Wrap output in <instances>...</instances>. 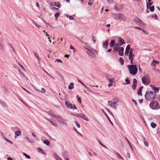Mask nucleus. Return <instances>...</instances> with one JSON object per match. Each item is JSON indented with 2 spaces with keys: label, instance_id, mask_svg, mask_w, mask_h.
I'll list each match as a JSON object with an SVG mask.
<instances>
[{
  "label": "nucleus",
  "instance_id": "52",
  "mask_svg": "<svg viewBox=\"0 0 160 160\" xmlns=\"http://www.w3.org/2000/svg\"><path fill=\"white\" fill-rule=\"evenodd\" d=\"M107 117L109 121V122H110V123H111V124L113 126V124L112 122L110 120V118H109V117H108V115H107Z\"/></svg>",
  "mask_w": 160,
  "mask_h": 160
},
{
  "label": "nucleus",
  "instance_id": "6",
  "mask_svg": "<svg viewBox=\"0 0 160 160\" xmlns=\"http://www.w3.org/2000/svg\"><path fill=\"white\" fill-rule=\"evenodd\" d=\"M114 19H119L120 20L124 21L125 20V18L124 15L121 13H116L114 15Z\"/></svg>",
  "mask_w": 160,
  "mask_h": 160
},
{
  "label": "nucleus",
  "instance_id": "28",
  "mask_svg": "<svg viewBox=\"0 0 160 160\" xmlns=\"http://www.w3.org/2000/svg\"><path fill=\"white\" fill-rule=\"evenodd\" d=\"M119 61L120 62L121 64L122 65L124 64V62L123 59L121 57L119 59Z\"/></svg>",
  "mask_w": 160,
  "mask_h": 160
},
{
  "label": "nucleus",
  "instance_id": "27",
  "mask_svg": "<svg viewBox=\"0 0 160 160\" xmlns=\"http://www.w3.org/2000/svg\"><path fill=\"white\" fill-rule=\"evenodd\" d=\"M43 143L47 145H50V142L48 140H44Z\"/></svg>",
  "mask_w": 160,
  "mask_h": 160
},
{
  "label": "nucleus",
  "instance_id": "57",
  "mask_svg": "<svg viewBox=\"0 0 160 160\" xmlns=\"http://www.w3.org/2000/svg\"><path fill=\"white\" fill-rule=\"evenodd\" d=\"M129 55H132V54H133V53L132 50V49H131L130 50V51L129 52Z\"/></svg>",
  "mask_w": 160,
  "mask_h": 160
},
{
  "label": "nucleus",
  "instance_id": "1",
  "mask_svg": "<svg viewBox=\"0 0 160 160\" xmlns=\"http://www.w3.org/2000/svg\"><path fill=\"white\" fill-rule=\"evenodd\" d=\"M127 67L128 68L129 73L131 74L135 75L137 73L138 69L136 65H128Z\"/></svg>",
  "mask_w": 160,
  "mask_h": 160
},
{
  "label": "nucleus",
  "instance_id": "32",
  "mask_svg": "<svg viewBox=\"0 0 160 160\" xmlns=\"http://www.w3.org/2000/svg\"><path fill=\"white\" fill-rule=\"evenodd\" d=\"M150 125L152 128H154L156 127V123H154L153 122H152L151 123Z\"/></svg>",
  "mask_w": 160,
  "mask_h": 160
},
{
  "label": "nucleus",
  "instance_id": "19",
  "mask_svg": "<svg viewBox=\"0 0 160 160\" xmlns=\"http://www.w3.org/2000/svg\"><path fill=\"white\" fill-rule=\"evenodd\" d=\"M115 44V41L114 40H112L110 43V45L111 47H113Z\"/></svg>",
  "mask_w": 160,
  "mask_h": 160
},
{
  "label": "nucleus",
  "instance_id": "18",
  "mask_svg": "<svg viewBox=\"0 0 160 160\" xmlns=\"http://www.w3.org/2000/svg\"><path fill=\"white\" fill-rule=\"evenodd\" d=\"M37 151L43 154H46V153L43 151V150L40 148H38L37 149Z\"/></svg>",
  "mask_w": 160,
  "mask_h": 160
},
{
  "label": "nucleus",
  "instance_id": "30",
  "mask_svg": "<svg viewBox=\"0 0 160 160\" xmlns=\"http://www.w3.org/2000/svg\"><path fill=\"white\" fill-rule=\"evenodd\" d=\"M31 19L32 21V22L35 24L36 27L38 28H41V26L39 24L36 23L33 20H32V19Z\"/></svg>",
  "mask_w": 160,
  "mask_h": 160
},
{
  "label": "nucleus",
  "instance_id": "64",
  "mask_svg": "<svg viewBox=\"0 0 160 160\" xmlns=\"http://www.w3.org/2000/svg\"><path fill=\"white\" fill-rule=\"evenodd\" d=\"M8 160H13V159L12 158L9 157L8 158Z\"/></svg>",
  "mask_w": 160,
  "mask_h": 160
},
{
  "label": "nucleus",
  "instance_id": "53",
  "mask_svg": "<svg viewBox=\"0 0 160 160\" xmlns=\"http://www.w3.org/2000/svg\"><path fill=\"white\" fill-rule=\"evenodd\" d=\"M54 6L59 8H60L61 6V5L59 3L58 4H57V3L56 2H55L54 3Z\"/></svg>",
  "mask_w": 160,
  "mask_h": 160
},
{
  "label": "nucleus",
  "instance_id": "36",
  "mask_svg": "<svg viewBox=\"0 0 160 160\" xmlns=\"http://www.w3.org/2000/svg\"><path fill=\"white\" fill-rule=\"evenodd\" d=\"M125 81L126 82V83H124V85H125V84H130V81H129V80L128 79L126 78L125 79Z\"/></svg>",
  "mask_w": 160,
  "mask_h": 160
},
{
  "label": "nucleus",
  "instance_id": "24",
  "mask_svg": "<svg viewBox=\"0 0 160 160\" xmlns=\"http://www.w3.org/2000/svg\"><path fill=\"white\" fill-rule=\"evenodd\" d=\"M114 152L116 153V154L117 155L118 158L121 159L122 160H123V158L120 155V154L118 152H115V151H114Z\"/></svg>",
  "mask_w": 160,
  "mask_h": 160
},
{
  "label": "nucleus",
  "instance_id": "60",
  "mask_svg": "<svg viewBox=\"0 0 160 160\" xmlns=\"http://www.w3.org/2000/svg\"><path fill=\"white\" fill-rule=\"evenodd\" d=\"M69 19L71 20H73L74 19V18L72 16H69Z\"/></svg>",
  "mask_w": 160,
  "mask_h": 160
},
{
  "label": "nucleus",
  "instance_id": "7",
  "mask_svg": "<svg viewBox=\"0 0 160 160\" xmlns=\"http://www.w3.org/2000/svg\"><path fill=\"white\" fill-rule=\"evenodd\" d=\"M142 83L145 85H148L149 83V80L148 76H145L142 78Z\"/></svg>",
  "mask_w": 160,
  "mask_h": 160
},
{
  "label": "nucleus",
  "instance_id": "9",
  "mask_svg": "<svg viewBox=\"0 0 160 160\" xmlns=\"http://www.w3.org/2000/svg\"><path fill=\"white\" fill-rule=\"evenodd\" d=\"M137 81L135 78H134L133 79V81L132 85V89L133 90H135L136 89V87L137 86Z\"/></svg>",
  "mask_w": 160,
  "mask_h": 160
},
{
  "label": "nucleus",
  "instance_id": "42",
  "mask_svg": "<svg viewBox=\"0 0 160 160\" xmlns=\"http://www.w3.org/2000/svg\"><path fill=\"white\" fill-rule=\"evenodd\" d=\"M150 7V11L152 12H153L154 10V6H152L151 7Z\"/></svg>",
  "mask_w": 160,
  "mask_h": 160
},
{
  "label": "nucleus",
  "instance_id": "38",
  "mask_svg": "<svg viewBox=\"0 0 160 160\" xmlns=\"http://www.w3.org/2000/svg\"><path fill=\"white\" fill-rule=\"evenodd\" d=\"M152 17L153 19H158V17H157V15L155 14H152Z\"/></svg>",
  "mask_w": 160,
  "mask_h": 160
},
{
  "label": "nucleus",
  "instance_id": "43",
  "mask_svg": "<svg viewBox=\"0 0 160 160\" xmlns=\"http://www.w3.org/2000/svg\"><path fill=\"white\" fill-rule=\"evenodd\" d=\"M74 122L75 123L76 125L77 126V127L78 128H79L80 127V125H79V124L78 123V122L77 121H74Z\"/></svg>",
  "mask_w": 160,
  "mask_h": 160
},
{
  "label": "nucleus",
  "instance_id": "45",
  "mask_svg": "<svg viewBox=\"0 0 160 160\" xmlns=\"http://www.w3.org/2000/svg\"><path fill=\"white\" fill-rule=\"evenodd\" d=\"M5 140L7 142H8L9 143H10L11 144H12L13 143L10 140H9L8 139H7L6 138H4Z\"/></svg>",
  "mask_w": 160,
  "mask_h": 160
},
{
  "label": "nucleus",
  "instance_id": "12",
  "mask_svg": "<svg viewBox=\"0 0 160 160\" xmlns=\"http://www.w3.org/2000/svg\"><path fill=\"white\" fill-rule=\"evenodd\" d=\"M118 42L121 44V45H122L125 44V42L123 38L121 37H118Z\"/></svg>",
  "mask_w": 160,
  "mask_h": 160
},
{
  "label": "nucleus",
  "instance_id": "48",
  "mask_svg": "<svg viewBox=\"0 0 160 160\" xmlns=\"http://www.w3.org/2000/svg\"><path fill=\"white\" fill-rule=\"evenodd\" d=\"M78 81L80 83H81L83 86H84V87H86V88L87 87V86H86V85L85 84H84L80 80H78Z\"/></svg>",
  "mask_w": 160,
  "mask_h": 160
},
{
  "label": "nucleus",
  "instance_id": "25",
  "mask_svg": "<svg viewBox=\"0 0 160 160\" xmlns=\"http://www.w3.org/2000/svg\"><path fill=\"white\" fill-rule=\"evenodd\" d=\"M21 133L20 131H18L15 132V138H16V136H19L21 135Z\"/></svg>",
  "mask_w": 160,
  "mask_h": 160
},
{
  "label": "nucleus",
  "instance_id": "44",
  "mask_svg": "<svg viewBox=\"0 0 160 160\" xmlns=\"http://www.w3.org/2000/svg\"><path fill=\"white\" fill-rule=\"evenodd\" d=\"M46 90L44 88H42L40 90V92L44 93L46 92Z\"/></svg>",
  "mask_w": 160,
  "mask_h": 160
},
{
  "label": "nucleus",
  "instance_id": "61",
  "mask_svg": "<svg viewBox=\"0 0 160 160\" xmlns=\"http://www.w3.org/2000/svg\"><path fill=\"white\" fill-rule=\"evenodd\" d=\"M142 102H143V99H140L139 100V103L142 104Z\"/></svg>",
  "mask_w": 160,
  "mask_h": 160
},
{
  "label": "nucleus",
  "instance_id": "23",
  "mask_svg": "<svg viewBox=\"0 0 160 160\" xmlns=\"http://www.w3.org/2000/svg\"><path fill=\"white\" fill-rule=\"evenodd\" d=\"M68 88L70 90L73 89L74 88V83L73 82L70 83Z\"/></svg>",
  "mask_w": 160,
  "mask_h": 160
},
{
  "label": "nucleus",
  "instance_id": "33",
  "mask_svg": "<svg viewBox=\"0 0 160 160\" xmlns=\"http://www.w3.org/2000/svg\"><path fill=\"white\" fill-rule=\"evenodd\" d=\"M26 139L30 142H31V143H33L34 142V141L32 139H29L28 137H26Z\"/></svg>",
  "mask_w": 160,
  "mask_h": 160
},
{
  "label": "nucleus",
  "instance_id": "39",
  "mask_svg": "<svg viewBox=\"0 0 160 160\" xmlns=\"http://www.w3.org/2000/svg\"><path fill=\"white\" fill-rule=\"evenodd\" d=\"M23 154L24 156H25V157L27 158H28V159H30V157L28 155V154H27L23 152Z\"/></svg>",
  "mask_w": 160,
  "mask_h": 160
},
{
  "label": "nucleus",
  "instance_id": "40",
  "mask_svg": "<svg viewBox=\"0 0 160 160\" xmlns=\"http://www.w3.org/2000/svg\"><path fill=\"white\" fill-rule=\"evenodd\" d=\"M59 15L60 14L58 12L54 14V16L56 19L58 18Z\"/></svg>",
  "mask_w": 160,
  "mask_h": 160
},
{
  "label": "nucleus",
  "instance_id": "8",
  "mask_svg": "<svg viewBox=\"0 0 160 160\" xmlns=\"http://www.w3.org/2000/svg\"><path fill=\"white\" fill-rule=\"evenodd\" d=\"M134 21L136 23L139 25H143L144 23L139 18L137 17H135L134 19Z\"/></svg>",
  "mask_w": 160,
  "mask_h": 160
},
{
  "label": "nucleus",
  "instance_id": "59",
  "mask_svg": "<svg viewBox=\"0 0 160 160\" xmlns=\"http://www.w3.org/2000/svg\"><path fill=\"white\" fill-rule=\"evenodd\" d=\"M56 61H57L58 62H62L61 61V60H60V59H56L55 62H56Z\"/></svg>",
  "mask_w": 160,
  "mask_h": 160
},
{
  "label": "nucleus",
  "instance_id": "13",
  "mask_svg": "<svg viewBox=\"0 0 160 160\" xmlns=\"http://www.w3.org/2000/svg\"><path fill=\"white\" fill-rule=\"evenodd\" d=\"M107 78L108 80L109 81V83L108 84V86L109 87H110L111 86H112L113 83V79H109L108 78V76H107Z\"/></svg>",
  "mask_w": 160,
  "mask_h": 160
},
{
  "label": "nucleus",
  "instance_id": "29",
  "mask_svg": "<svg viewBox=\"0 0 160 160\" xmlns=\"http://www.w3.org/2000/svg\"><path fill=\"white\" fill-rule=\"evenodd\" d=\"M33 54L35 56L36 58L38 60V61L39 62V59L38 57V54L37 52H33Z\"/></svg>",
  "mask_w": 160,
  "mask_h": 160
},
{
  "label": "nucleus",
  "instance_id": "17",
  "mask_svg": "<svg viewBox=\"0 0 160 160\" xmlns=\"http://www.w3.org/2000/svg\"><path fill=\"white\" fill-rule=\"evenodd\" d=\"M108 46V40H106V42L103 43V47L104 48H107Z\"/></svg>",
  "mask_w": 160,
  "mask_h": 160
},
{
  "label": "nucleus",
  "instance_id": "5",
  "mask_svg": "<svg viewBox=\"0 0 160 160\" xmlns=\"http://www.w3.org/2000/svg\"><path fill=\"white\" fill-rule=\"evenodd\" d=\"M150 108L152 109L157 110L160 108V106L158 103L157 101H154L149 104Z\"/></svg>",
  "mask_w": 160,
  "mask_h": 160
},
{
  "label": "nucleus",
  "instance_id": "49",
  "mask_svg": "<svg viewBox=\"0 0 160 160\" xmlns=\"http://www.w3.org/2000/svg\"><path fill=\"white\" fill-rule=\"evenodd\" d=\"M126 49H127V50H129L130 49V45L129 44H128L126 48Z\"/></svg>",
  "mask_w": 160,
  "mask_h": 160
},
{
  "label": "nucleus",
  "instance_id": "20",
  "mask_svg": "<svg viewBox=\"0 0 160 160\" xmlns=\"http://www.w3.org/2000/svg\"><path fill=\"white\" fill-rule=\"evenodd\" d=\"M159 63V62L158 61L153 60L152 63L151 65L152 66H155L156 64H158Z\"/></svg>",
  "mask_w": 160,
  "mask_h": 160
},
{
  "label": "nucleus",
  "instance_id": "26",
  "mask_svg": "<svg viewBox=\"0 0 160 160\" xmlns=\"http://www.w3.org/2000/svg\"><path fill=\"white\" fill-rule=\"evenodd\" d=\"M0 103L3 107H6L7 106L5 102L0 101Z\"/></svg>",
  "mask_w": 160,
  "mask_h": 160
},
{
  "label": "nucleus",
  "instance_id": "10",
  "mask_svg": "<svg viewBox=\"0 0 160 160\" xmlns=\"http://www.w3.org/2000/svg\"><path fill=\"white\" fill-rule=\"evenodd\" d=\"M78 115L79 117H80L86 121H88V119L87 116L85 114L82 113H79Z\"/></svg>",
  "mask_w": 160,
  "mask_h": 160
},
{
  "label": "nucleus",
  "instance_id": "47",
  "mask_svg": "<svg viewBox=\"0 0 160 160\" xmlns=\"http://www.w3.org/2000/svg\"><path fill=\"white\" fill-rule=\"evenodd\" d=\"M152 3H151L150 2H148L147 3V8H149L150 7V6H151L152 4Z\"/></svg>",
  "mask_w": 160,
  "mask_h": 160
},
{
  "label": "nucleus",
  "instance_id": "56",
  "mask_svg": "<svg viewBox=\"0 0 160 160\" xmlns=\"http://www.w3.org/2000/svg\"><path fill=\"white\" fill-rule=\"evenodd\" d=\"M121 44L119 42L117 43L116 44H115V46L116 47H119V46H121Z\"/></svg>",
  "mask_w": 160,
  "mask_h": 160
},
{
  "label": "nucleus",
  "instance_id": "34",
  "mask_svg": "<svg viewBox=\"0 0 160 160\" xmlns=\"http://www.w3.org/2000/svg\"><path fill=\"white\" fill-rule=\"evenodd\" d=\"M146 139L144 138H143V141L144 142V145L146 146H148V142H146Z\"/></svg>",
  "mask_w": 160,
  "mask_h": 160
},
{
  "label": "nucleus",
  "instance_id": "63",
  "mask_svg": "<svg viewBox=\"0 0 160 160\" xmlns=\"http://www.w3.org/2000/svg\"><path fill=\"white\" fill-rule=\"evenodd\" d=\"M134 28L136 29H138L139 30H142V29L138 27H134Z\"/></svg>",
  "mask_w": 160,
  "mask_h": 160
},
{
  "label": "nucleus",
  "instance_id": "46",
  "mask_svg": "<svg viewBox=\"0 0 160 160\" xmlns=\"http://www.w3.org/2000/svg\"><path fill=\"white\" fill-rule=\"evenodd\" d=\"M119 47L115 46L113 48V50L114 51H117L119 50Z\"/></svg>",
  "mask_w": 160,
  "mask_h": 160
},
{
  "label": "nucleus",
  "instance_id": "41",
  "mask_svg": "<svg viewBox=\"0 0 160 160\" xmlns=\"http://www.w3.org/2000/svg\"><path fill=\"white\" fill-rule=\"evenodd\" d=\"M125 139H126V141L127 142H128V144H129V146H130V148L132 149V146L131 145L130 142L128 140V139L127 138L125 137Z\"/></svg>",
  "mask_w": 160,
  "mask_h": 160
},
{
  "label": "nucleus",
  "instance_id": "16",
  "mask_svg": "<svg viewBox=\"0 0 160 160\" xmlns=\"http://www.w3.org/2000/svg\"><path fill=\"white\" fill-rule=\"evenodd\" d=\"M91 49H90L87 50V54L90 55L91 56H93L94 55V54L93 52L91 51Z\"/></svg>",
  "mask_w": 160,
  "mask_h": 160
},
{
  "label": "nucleus",
  "instance_id": "4",
  "mask_svg": "<svg viewBox=\"0 0 160 160\" xmlns=\"http://www.w3.org/2000/svg\"><path fill=\"white\" fill-rule=\"evenodd\" d=\"M119 100L118 98H115L112 99L111 101H109L108 104L111 107L115 108L118 105Z\"/></svg>",
  "mask_w": 160,
  "mask_h": 160
},
{
  "label": "nucleus",
  "instance_id": "55",
  "mask_svg": "<svg viewBox=\"0 0 160 160\" xmlns=\"http://www.w3.org/2000/svg\"><path fill=\"white\" fill-rule=\"evenodd\" d=\"M77 97H78V102L80 103H82V100H81V98L80 97H79L78 96Z\"/></svg>",
  "mask_w": 160,
  "mask_h": 160
},
{
  "label": "nucleus",
  "instance_id": "50",
  "mask_svg": "<svg viewBox=\"0 0 160 160\" xmlns=\"http://www.w3.org/2000/svg\"><path fill=\"white\" fill-rule=\"evenodd\" d=\"M129 53V50L126 49L125 51V54L128 55Z\"/></svg>",
  "mask_w": 160,
  "mask_h": 160
},
{
  "label": "nucleus",
  "instance_id": "2",
  "mask_svg": "<svg viewBox=\"0 0 160 160\" xmlns=\"http://www.w3.org/2000/svg\"><path fill=\"white\" fill-rule=\"evenodd\" d=\"M156 96V94L151 91H147L145 95L146 99L148 101L154 99Z\"/></svg>",
  "mask_w": 160,
  "mask_h": 160
},
{
  "label": "nucleus",
  "instance_id": "14",
  "mask_svg": "<svg viewBox=\"0 0 160 160\" xmlns=\"http://www.w3.org/2000/svg\"><path fill=\"white\" fill-rule=\"evenodd\" d=\"M53 157L57 160H62L59 156L56 153L53 154Z\"/></svg>",
  "mask_w": 160,
  "mask_h": 160
},
{
  "label": "nucleus",
  "instance_id": "15",
  "mask_svg": "<svg viewBox=\"0 0 160 160\" xmlns=\"http://www.w3.org/2000/svg\"><path fill=\"white\" fill-rule=\"evenodd\" d=\"M65 103L66 106L68 108L70 109H72L73 108V105L72 104H70L68 101H66Z\"/></svg>",
  "mask_w": 160,
  "mask_h": 160
},
{
  "label": "nucleus",
  "instance_id": "58",
  "mask_svg": "<svg viewBox=\"0 0 160 160\" xmlns=\"http://www.w3.org/2000/svg\"><path fill=\"white\" fill-rule=\"evenodd\" d=\"M132 101L136 105H137V103L136 102V101L134 99H132Z\"/></svg>",
  "mask_w": 160,
  "mask_h": 160
},
{
  "label": "nucleus",
  "instance_id": "11",
  "mask_svg": "<svg viewBox=\"0 0 160 160\" xmlns=\"http://www.w3.org/2000/svg\"><path fill=\"white\" fill-rule=\"evenodd\" d=\"M124 48L122 47H120L119 50V54L120 56H122L123 55Z\"/></svg>",
  "mask_w": 160,
  "mask_h": 160
},
{
  "label": "nucleus",
  "instance_id": "22",
  "mask_svg": "<svg viewBox=\"0 0 160 160\" xmlns=\"http://www.w3.org/2000/svg\"><path fill=\"white\" fill-rule=\"evenodd\" d=\"M87 43L86 44H84V48L85 49H86L87 50H88L90 49H91V48L88 45H87Z\"/></svg>",
  "mask_w": 160,
  "mask_h": 160
},
{
  "label": "nucleus",
  "instance_id": "3",
  "mask_svg": "<svg viewBox=\"0 0 160 160\" xmlns=\"http://www.w3.org/2000/svg\"><path fill=\"white\" fill-rule=\"evenodd\" d=\"M52 116L55 118L59 123L63 125H67L66 120L60 116L54 115H52Z\"/></svg>",
  "mask_w": 160,
  "mask_h": 160
},
{
  "label": "nucleus",
  "instance_id": "37",
  "mask_svg": "<svg viewBox=\"0 0 160 160\" xmlns=\"http://www.w3.org/2000/svg\"><path fill=\"white\" fill-rule=\"evenodd\" d=\"M137 94L139 95H142V90L141 89V88H139L137 92Z\"/></svg>",
  "mask_w": 160,
  "mask_h": 160
},
{
  "label": "nucleus",
  "instance_id": "62",
  "mask_svg": "<svg viewBox=\"0 0 160 160\" xmlns=\"http://www.w3.org/2000/svg\"><path fill=\"white\" fill-rule=\"evenodd\" d=\"M92 40L94 42L96 41V39L94 37H93L92 38Z\"/></svg>",
  "mask_w": 160,
  "mask_h": 160
},
{
  "label": "nucleus",
  "instance_id": "54",
  "mask_svg": "<svg viewBox=\"0 0 160 160\" xmlns=\"http://www.w3.org/2000/svg\"><path fill=\"white\" fill-rule=\"evenodd\" d=\"M98 142L100 144V145H101L103 147L107 148L106 146H105L104 145H103L99 141H98Z\"/></svg>",
  "mask_w": 160,
  "mask_h": 160
},
{
  "label": "nucleus",
  "instance_id": "21",
  "mask_svg": "<svg viewBox=\"0 0 160 160\" xmlns=\"http://www.w3.org/2000/svg\"><path fill=\"white\" fill-rule=\"evenodd\" d=\"M160 88H158L156 87H155V88H153V90L155 91V92L154 93H158L159 92V90L160 89Z\"/></svg>",
  "mask_w": 160,
  "mask_h": 160
},
{
  "label": "nucleus",
  "instance_id": "35",
  "mask_svg": "<svg viewBox=\"0 0 160 160\" xmlns=\"http://www.w3.org/2000/svg\"><path fill=\"white\" fill-rule=\"evenodd\" d=\"M134 55H129V60H133V57H134Z\"/></svg>",
  "mask_w": 160,
  "mask_h": 160
},
{
  "label": "nucleus",
  "instance_id": "31",
  "mask_svg": "<svg viewBox=\"0 0 160 160\" xmlns=\"http://www.w3.org/2000/svg\"><path fill=\"white\" fill-rule=\"evenodd\" d=\"M49 122L51 123V124L52 125L54 126H55L56 127H58V125L57 124L55 123L54 122H53L51 121H49Z\"/></svg>",
  "mask_w": 160,
  "mask_h": 160
},
{
  "label": "nucleus",
  "instance_id": "51",
  "mask_svg": "<svg viewBox=\"0 0 160 160\" xmlns=\"http://www.w3.org/2000/svg\"><path fill=\"white\" fill-rule=\"evenodd\" d=\"M70 49H73L74 52H75V50L74 48L72 45H70Z\"/></svg>",
  "mask_w": 160,
  "mask_h": 160
}]
</instances>
